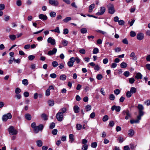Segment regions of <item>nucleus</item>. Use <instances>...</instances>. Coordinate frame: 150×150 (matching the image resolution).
<instances>
[{
	"mask_svg": "<svg viewBox=\"0 0 150 150\" xmlns=\"http://www.w3.org/2000/svg\"><path fill=\"white\" fill-rule=\"evenodd\" d=\"M8 131L10 134L11 135H16L18 133L17 130L15 129L13 126H10L8 129Z\"/></svg>",
	"mask_w": 150,
	"mask_h": 150,
	"instance_id": "nucleus-1",
	"label": "nucleus"
},
{
	"mask_svg": "<svg viewBox=\"0 0 150 150\" xmlns=\"http://www.w3.org/2000/svg\"><path fill=\"white\" fill-rule=\"evenodd\" d=\"M50 91L48 89H47L45 92V95L47 96H50Z\"/></svg>",
	"mask_w": 150,
	"mask_h": 150,
	"instance_id": "nucleus-63",
	"label": "nucleus"
},
{
	"mask_svg": "<svg viewBox=\"0 0 150 150\" xmlns=\"http://www.w3.org/2000/svg\"><path fill=\"white\" fill-rule=\"evenodd\" d=\"M25 118L28 120H31L32 117L31 115L29 114H26L25 115Z\"/></svg>",
	"mask_w": 150,
	"mask_h": 150,
	"instance_id": "nucleus-17",
	"label": "nucleus"
},
{
	"mask_svg": "<svg viewBox=\"0 0 150 150\" xmlns=\"http://www.w3.org/2000/svg\"><path fill=\"white\" fill-rule=\"evenodd\" d=\"M57 50L56 48H54L52 50L49 51L48 52L47 54L48 55L54 54L56 53Z\"/></svg>",
	"mask_w": 150,
	"mask_h": 150,
	"instance_id": "nucleus-13",
	"label": "nucleus"
},
{
	"mask_svg": "<svg viewBox=\"0 0 150 150\" xmlns=\"http://www.w3.org/2000/svg\"><path fill=\"white\" fill-rule=\"evenodd\" d=\"M23 95L25 97H27L29 96V93L27 91H26L24 92Z\"/></svg>",
	"mask_w": 150,
	"mask_h": 150,
	"instance_id": "nucleus-64",
	"label": "nucleus"
},
{
	"mask_svg": "<svg viewBox=\"0 0 150 150\" xmlns=\"http://www.w3.org/2000/svg\"><path fill=\"white\" fill-rule=\"evenodd\" d=\"M12 117V115L10 113H8L3 115L2 119L3 122H6L8 120L11 119Z\"/></svg>",
	"mask_w": 150,
	"mask_h": 150,
	"instance_id": "nucleus-2",
	"label": "nucleus"
},
{
	"mask_svg": "<svg viewBox=\"0 0 150 150\" xmlns=\"http://www.w3.org/2000/svg\"><path fill=\"white\" fill-rule=\"evenodd\" d=\"M74 61V62L76 61V62L77 63H79L80 62V59L77 57L74 58V60H73Z\"/></svg>",
	"mask_w": 150,
	"mask_h": 150,
	"instance_id": "nucleus-50",
	"label": "nucleus"
},
{
	"mask_svg": "<svg viewBox=\"0 0 150 150\" xmlns=\"http://www.w3.org/2000/svg\"><path fill=\"white\" fill-rule=\"evenodd\" d=\"M108 12L111 14H113L115 11V10L113 5H110L108 7Z\"/></svg>",
	"mask_w": 150,
	"mask_h": 150,
	"instance_id": "nucleus-6",
	"label": "nucleus"
},
{
	"mask_svg": "<svg viewBox=\"0 0 150 150\" xmlns=\"http://www.w3.org/2000/svg\"><path fill=\"white\" fill-rule=\"evenodd\" d=\"M120 93V91L119 89H117L114 91V93L117 95H118Z\"/></svg>",
	"mask_w": 150,
	"mask_h": 150,
	"instance_id": "nucleus-44",
	"label": "nucleus"
},
{
	"mask_svg": "<svg viewBox=\"0 0 150 150\" xmlns=\"http://www.w3.org/2000/svg\"><path fill=\"white\" fill-rule=\"evenodd\" d=\"M9 37L10 39L12 41L14 40L16 38V35L13 34L9 35Z\"/></svg>",
	"mask_w": 150,
	"mask_h": 150,
	"instance_id": "nucleus-23",
	"label": "nucleus"
},
{
	"mask_svg": "<svg viewBox=\"0 0 150 150\" xmlns=\"http://www.w3.org/2000/svg\"><path fill=\"white\" fill-rule=\"evenodd\" d=\"M99 52V50L97 48H95L93 50V54H96Z\"/></svg>",
	"mask_w": 150,
	"mask_h": 150,
	"instance_id": "nucleus-36",
	"label": "nucleus"
},
{
	"mask_svg": "<svg viewBox=\"0 0 150 150\" xmlns=\"http://www.w3.org/2000/svg\"><path fill=\"white\" fill-rule=\"evenodd\" d=\"M109 98L111 100H113L115 99V96L113 94H110V95Z\"/></svg>",
	"mask_w": 150,
	"mask_h": 150,
	"instance_id": "nucleus-34",
	"label": "nucleus"
},
{
	"mask_svg": "<svg viewBox=\"0 0 150 150\" xmlns=\"http://www.w3.org/2000/svg\"><path fill=\"white\" fill-rule=\"evenodd\" d=\"M130 57H132V59L134 60L137 59V57L135 56V53L134 52H132L130 55Z\"/></svg>",
	"mask_w": 150,
	"mask_h": 150,
	"instance_id": "nucleus-20",
	"label": "nucleus"
},
{
	"mask_svg": "<svg viewBox=\"0 0 150 150\" xmlns=\"http://www.w3.org/2000/svg\"><path fill=\"white\" fill-rule=\"evenodd\" d=\"M130 74V73L129 71H125L124 72L123 75L126 77H128Z\"/></svg>",
	"mask_w": 150,
	"mask_h": 150,
	"instance_id": "nucleus-47",
	"label": "nucleus"
},
{
	"mask_svg": "<svg viewBox=\"0 0 150 150\" xmlns=\"http://www.w3.org/2000/svg\"><path fill=\"white\" fill-rule=\"evenodd\" d=\"M139 120H140L137 118L136 120H130V122L131 124H133L134 123H139Z\"/></svg>",
	"mask_w": 150,
	"mask_h": 150,
	"instance_id": "nucleus-27",
	"label": "nucleus"
},
{
	"mask_svg": "<svg viewBox=\"0 0 150 150\" xmlns=\"http://www.w3.org/2000/svg\"><path fill=\"white\" fill-rule=\"evenodd\" d=\"M134 134V130L132 129H130L128 131V134L130 136L132 137Z\"/></svg>",
	"mask_w": 150,
	"mask_h": 150,
	"instance_id": "nucleus-25",
	"label": "nucleus"
},
{
	"mask_svg": "<svg viewBox=\"0 0 150 150\" xmlns=\"http://www.w3.org/2000/svg\"><path fill=\"white\" fill-rule=\"evenodd\" d=\"M44 127L42 125L40 124L38 126H36L34 129V131L36 133H38L39 131H42Z\"/></svg>",
	"mask_w": 150,
	"mask_h": 150,
	"instance_id": "nucleus-4",
	"label": "nucleus"
},
{
	"mask_svg": "<svg viewBox=\"0 0 150 150\" xmlns=\"http://www.w3.org/2000/svg\"><path fill=\"white\" fill-rule=\"evenodd\" d=\"M142 77V75L140 73H137L135 77L137 79H141Z\"/></svg>",
	"mask_w": 150,
	"mask_h": 150,
	"instance_id": "nucleus-21",
	"label": "nucleus"
},
{
	"mask_svg": "<svg viewBox=\"0 0 150 150\" xmlns=\"http://www.w3.org/2000/svg\"><path fill=\"white\" fill-rule=\"evenodd\" d=\"M74 112L76 113H78L79 112V108L77 105L74 106Z\"/></svg>",
	"mask_w": 150,
	"mask_h": 150,
	"instance_id": "nucleus-19",
	"label": "nucleus"
},
{
	"mask_svg": "<svg viewBox=\"0 0 150 150\" xmlns=\"http://www.w3.org/2000/svg\"><path fill=\"white\" fill-rule=\"evenodd\" d=\"M5 7V6L4 4H0V10H3Z\"/></svg>",
	"mask_w": 150,
	"mask_h": 150,
	"instance_id": "nucleus-54",
	"label": "nucleus"
},
{
	"mask_svg": "<svg viewBox=\"0 0 150 150\" xmlns=\"http://www.w3.org/2000/svg\"><path fill=\"white\" fill-rule=\"evenodd\" d=\"M132 94L135 93L137 91V89L134 87H132L131 88L129 91Z\"/></svg>",
	"mask_w": 150,
	"mask_h": 150,
	"instance_id": "nucleus-24",
	"label": "nucleus"
},
{
	"mask_svg": "<svg viewBox=\"0 0 150 150\" xmlns=\"http://www.w3.org/2000/svg\"><path fill=\"white\" fill-rule=\"evenodd\" d=\"M137 39L139 40H141L144 38V34L142 33H138L137 35Z\"/></svg>",
	"mask_w": 150,
	"mask_h": 150,
	"instance_id": "nucleus-12",
	"label": "nucleus"
},
{
	"mask_svg": "<svg viewBox=\"0 0 150 150\" xmlns=\"http://www.w3.org/2000/svg\"><path fill=\"white\" fill-rule=\"evenodd\" d=\"M124 115H125V119L127 120L131 117V114L128 110H124L122 112Z\"/></svg>",
	"mask_w": 150,
	"mask_h": 150,
	"instance_id": "nucleus-3",
	"label": "nucleus"
},
{
	"mask_svg": "<svg viewBox=\"0 0 150 150\" xmlns=\"http://www.w3.org/2000/svg\"><path fill=\"white\" fill-rule=\"evenodd\" d=\"M10 18V16H5V18H4V20L5 21H8Z\"/></svg>",
	"mask_w": 150,
	"mask_h": 150,
	"instance_id": "nucleus-59",
	"label": "nucleus"
},
{
	"mask_svg": "<svg viewBox=\"0 0 150 150\" xmlns=\"http://www.w3.org/2000/svg\"><path fill=\"white\" fill-rule=\"evenodd\" d=\"M108 119V116L107 115H104L103 118V122H106Z\"/></svg>",
	"mask_w": 150,
	"mask_h": 150,
	"instance_id": "nucleus-37",
	"label": "nucleus"
},
{
	"mask_svg": "<svg viewBox=\"0 0 150 150\" xmlns=\"http://www.w3.org/2000/svg\"><path fill=\"white\" fill-rule=\"evenodd\" d=\"M96 114L94 112H92L90 115V117L91 118L93 119L95 116Z\"/></svg>",
	"mask_w": 150,
	"mask_h": 150,
	"instance_id": "nucleus-56",
	"label": "nucleus"
},
{
	"mask_svg": "<svg viewBox=\"0 0 150 150\" xmlns=\"http://www.w3.org/2000/svg\"><path fill=\"white\" fill-rule=\"evenodd\" d=\"M37 146L39 147H40L42 146L43 142L41 140H39L36 142Z\"/></svg>",
	"mask_w": 150,
	"mask_h": 150,
	"instance_id": "nucleus-15",
	"label": "nucleus"
},
{
	"mask_svg": "<svg viewBox=\"0 0 150 150\" xmlns=\"http://www.w3.org/2000/svg\"><path fill=\"white\" fill-rule=\"evenodd\" d=\"M47 41L48 43L53 45H54L56 43L55 40L51 37L49 38L47 40Z\"/></svg>",
	"mask_w": 150,
	"mask_h": 150,
	"instance_id": "nucleus-8",
	"label": "nucleus"
},
{
	"mask_svg": "<svg viewBox=\"0 0 150 150\" xmlns=\"http://www.w3.org/2000/svg\"><path fill=\"white\" fill-rule=\"evenodd\" d=\"M137 108L139 109V111H143L144 109V108L143 105L140 104L138 105Z\"/></svg>",
	"mask_w": 150,
	"mask_h": 150,
	"instance_id": "nucleus-30",
	"label": "nucleus"
},
{
	"mask_svg": "<svg viewBox=\"0 0 150 150\" xmlns=\"http://www.w3.org/2000/svg\"><path fill=\"white\" fill-rule=\"evenodd\" d=\"M95 4H94L91 5L89 7L88 12L90 13L92 11L93 9L95 7Z\"/></svg>",
	"mask_w": 150,
	"mask_h": 150,
	"instance_id": "nucleus-16",
	"label": "nucleus"
},
{
	"mask_svg": "<svg viewBox=\"0 0 150 150\" xmlns=\"http://www.w3.org/2000/svg\"><path fill=\"white\" fill-rule=\"evenodd\" d=\"M132 93L129 91H127L126 94V95L127 98L131 97L132 96Z\"/></svg>",
	"mask_w": 150,
	"mask_h": 150,
	"instance_id": "nucleus-35",
	"label": "nucleus"
},
{
	"mask_svg": "<svg viewBox=\"0 0 150 150\" xmlns=\"http://www.w3.org/2000/svg\"><path fill=\"white\" fill-rule=\"evenodd\" d=\"M69 137L70 139V140L69 141V142L71 143L74 140L73 134H69Z\"/></svg>",
	"mask_w": 150,
	"mask_h": 150,
	"instance_id": "nucleus-26",
	"label": "nucleus"
},
{
	"mask_svg": "<svg viewBox=\"0 0 150 150\" xmlns=\"http://www.w3.org/2000/svg\"><path fill=\"white\" fill-rule=\"evenodd\" d=\"M91 106L90 105H87L86 107V110L87 111H88L91 110Z\"/></svg>",
	"mask_w": 150,
	"mask_h": 150,
	"instance_id": "nucleus-32",
	"label": "nucleus"
},
{
	"mask_svg": "<svg viewBox=\"0 0 150 150\" xmlns=\"http://www.w3.org/2000/svg\"><path fill=\"white\" fill-rule=\"evenodd\" d=\"M48 103L50 106H52L54 104V102L53 100H49L48 101Z\"/></svg>",
	"mask_w": 150,
	"mask_h": 150,
	"instance_id": "nucleus-22",
	"label": "nucleus"
},
{
	"mask_svg": "<svg viewBox=\"0 0 150 150\" xmlns=\"http://www.w3.org/2000/svg\"><path fill=\"white\" fill-rule=\"evenodd\" d=\"M88 148V146L87 144H84L83 146L82 149L83 150H87Z\"/></svg>",
	"mask_w": 150,
	"mask_h": 150,
	"instance_id": "nucleus-61",
	"label": "nucleus"
},
{
	"mask_svg": "<svg viewBox=\"0 0 150 150\" xmlns=\"http://www.w3.org/2000/svg\"><path fill=\"white\" fill-rule=\"evenodd\" d=\"M80 31L81 33L84 34L86 33L87 32V30L86 28H83L81 29Z\"/></svg>",
	"mask_w": 150,
	"mask_h": 150,
	"instance_id": "nucleus-29",
	"label": "nucleus"
},
{
	"mask_svg": "<svg viewBox=\"0 0 150 150\" xmlns=\"http://www.w3.org/2000/svg\"><path fill=\"white\" fill-rule=\"evenodd\" d=\"M111 109L112 111L115 110L117 112H119L121 108L120 106H116L114 105L112 107Z\"/></svg>",
	"mask_w": 150,
	"mask_h": 150,
	"instance_id": "nucleus-11",
	"label": "nucleus"
},
{
	"mask_svg": "<svg viewBox=\"0 0 150 150\" xmlns=\"http://www.w3.org/2000/svg\"><path fill=\"white\" fill-rule=\"evenodd\" d=\"M139 115L137 116V118L139 120L141 119V117L143 115L144 113L143 111H139Z\"/></svg>",
	"mask_w": 150,
	"mask_h": 150,
	"instance_id": "nucleus-18",
	"label": "nucleus"
},
{
	"mask_svg": "<svg viewBox=\"0 0 150 150\" xmlns=\"http://www.w3.org/2000/svg\"><path fill=\"white\" fill-rule=\"evenodd\" d=\"M74 57H72L70 59V60L67 62V65L69 67H72L73 66L74 62Z\"/></svg>",
	"mask_w": 150,
	"mask_h": 150,
	"instance_id": "nucleus-10",
	"label": "nucleus"
},
{
	"mask_svg": "<svg viewBox=\"0 0 150 150\" xmlns=\"http://www.w3.org/2000/svg\"><path fill=\"white\" fill-rule=\"evenodd\" d=\"M76 128L77 130H80L82 128V125L80 124H77L76 125Z\"/></svg>",
	"mask_w": 150,
	"mask_h": 150,
	"instance_id": "nucleus-52",
	"label": "nucleus"
},
{
	"mask_svg": "<svg viewBox=\"0 0 150 150\" xmlns=\"http://www.w3.org/2000/svg\"><path fill=\"white\" fill-rule=\"evenodd\" d=\"M50 76L52 78L54 79L56 77L57 75L55 74L52 73L50 75Z\"/></svg>",
	"mask_w": 150,
	"mask_h": 150,
	"instance_id": "nucleus-60",
	"label": "nucleus"
},
{
	"mask_svg": "<svg viewBox=\"0 0 150 150\" xmlns=\"http://www.w3.org/2000/svg\"><path fill=\"white\" fill-rule=\"evenodd\" d=\"M79 52L81 54H84L86 53V51L84 49H81L79 50Z\"/></svg>",
	"mask_w": 150,
	"mask_h": 150,
	"instance_id": "nucleus-55",
	"label": "nucleus"
},
{
	"mask_svg": "<svg viewBox=\"0 0 150 150\" xmlns=\"http://www.w3.org/2000/svg\"><path fill=\"white\" fill-rule=\"evenodd\" d=\"M103 62L104 64H106L108 62V60L107 58H105L103 59Z\"/></svg>",
	"mask_w": 150,
	"mask_h": 150,
	"instance_id": "nucleus-62",
	"label": "nucleus"
},
{
	"mask_svg": "<svg viewBox=\"0 0 150 150\" xmlns=\"http://www.w3.org/2000/svg\"><path fill=\"white\" fill-rule=\"evenodd\" d=\"M120 67L122 68H125L127 67V64L125 62H123L120 64Z\"/></svg>",
	"mask_w": 150,
	"mask_h": 150,
	"instance_id": "nucleus-28",
	"label": "nucleus"
},
{
	"mask_svg": "<svg viewBox=\"0 0 150 150\" xmlns=\"http://www.w3.org/2000/svg\"><path fill=\"white\" fill-rule=\"evenodd\" d=\"M52 65L53 67H56L58 65V63L56 61H54L52 62Z\"/></svg>",
	"mask_w": 150,
	"mask_h": 150,
	"instance_id": "nucleus-38",
	"label": "nucleus"
},
{
	"mask_svg": "<svg viewBox=\"0 0 150 150\" xmlns=\"http://www.w3.org/2000/svg\"><path fill=\"white\" fill-rule=\"evenodd\" d=\"M41 117L45 120H47V115L44 113L42 114Z\"/></svg>",
	"mask_w": 150,
	"mask_h": 150,
	"instance_id": "nucleus-41",
	"label": "nucleus"
},
{
	"mask_svg": "<svg viewBox=\"0 0 150 150\" xmlns=\"http://www.w3.org/2000/svg\"><path fill=\"white\" fill-rule=\"evenodd\" d=\"M21 89L19 88H16L15 91V93L16 94H18L20 93L21 92Z\"/></svg>",
	"mask_w": 150,
	"mask_h": 150,
	"instance_id": "nucleus-39",
	"label": "nucleus"
},
{
	"mask_svg": "<svg viewBox=\"0 0 150 150\" xmlns=\"http://www.w3.org/2000/svg\"><path fill=\"white\" fill-rule=\"evenodd\" d=\"M35 58V57L34 55H30L28 57V59L30 61L33 60Z\"/></svg>",
	"mask_w": 150,
	"mask_h": 150,
	"instance_id": "nucleus-45",
	"label": "nucleus"
},
{
	"mask_svg": "<svg viewBox=\"0 0 150 150\" xmlns=\"http://www.w3.org/2000/svg\"><path fill=\"white\" fill-rule=\"evenodd\" d=\"M22 83L25 86H27L28 84V80L26 79H24L22 81Z\"/></svg>",
	"mask_w": 150,
	"mask_h": 150,
	"instance_id": "nucleus-31",
	"label": "nucleus"
},
{
	"mask_svg": "<svg viewBox=\"0 0 150 150\" xmlns=\"http://www.w3.org/2000/svg\"><path fill=\"white\" fill-rule=\"evenodd\" d=\"M105 8L104 7H101L99 11L100 12L97 13L96 15L97 16H100L103 15L105 12Z\"/></svg>",
	"mask_w": 150,
	"mask_h": 150,
	"instance_id": "nucleus-7",
	"label": "nucleus"
},
{
	"mask_svg": "<svg viewBox=\"0 0 150 150\" xmlns=\"http://www.w3.org/2000/svg\"><path fill=\"white\" fill-rule=\"evenodd\" d=\"M97 146V144L96 142H94L91 143V146L92 148H95Z\"/></svg>",
	"mask_w": 150,
	"mask_h": 150,
	"instance_id": "nucleus-42",
	"label": "nucleus"
},
{
	"mask_svg": "<svg viewBox=\"0 0 150 150\" xmlns=\"http://www.w3.org/2000/svg\"><path fill=\"white\" fill-rule=\"evenodd\" d=\"M39 18L43 21H45L47 19V17L45 15L43 14H40L39 16Z\"/></svg>",
	"mask_w": 150,
	"mask_h": 150,
	"instance_id": "nucleus-14",
	"label": "nucleus"
},
{
	"mask_svg": "<svg viewBox=\"0 0 150 150\" xmlns=\"http://www.w3.org/2000/svg\"><path fill=\"white\" fill-rule=\"evenodd\" d=\"M57 129H54L52 130V133L53 135H55L57 134Z\"/></svg>",
	"mask_w": 150,
	"mask_h": 150,
	"instance_id": "nucleus-58",
	"label": "nucleus"
},
{
	"mask_svg": "<svg viewBox=\"0 0 150 150\" xmlns=\"http://www.w3.org/2000/svg\"><path fill=\"white\" fill-rule=\"evenodd\" d=\"M59 79L61 80H65L66 79V75L65 74H62L61 75Z\"/></svg>",
	"mask_w": 150,
	"mask_h": 150,
	"instance_id": "nucleus-33",
	"label": "nucleus"
},
{
	"mask_svg": "<svg viewBox=\"0 0 150 150\" xmlns=\"http://www.w3.org/2000/svg\"><path fill=\"white\" fill-rule=\"evenodd\" d=\"M50 16L51 17H55L56 15L55 12L52 11L50 13Z\"/></svg>",
	"mask_w": 150,
	"mask_h": 150,
	"instance_id": "nucleus-49",
	"label": "nucleus"
},
{
	"mask_svg": "<svg viewBox=\"0 0 150 150\" xmlns=\"http://www.w3.org/2000/svg\"><path fill=\"white\" fill-rule=\"evenodd\" d=\"M22 4L21 1V0H18L16 1V5L19 6H20Z\"/></svg>",
	"mask_w": 150,
	"mask_h": 150,
	"instance_id": "nucleus-57",
	"label": "nucleus"
},
{
	"mask_svg": "<svg viewBox=\"0 0 150 150\" xmlns=\"http://www.w3.org/2000/svg\"><path fill=\"white\" fill-rule=\"evenodd\" d=\"M56 118L58 121H61L63 118V114L61 112H59L57 114Z\"/></svg>",
	"mask_w": 150,
	"mask_h": 150,
	"instance_id": "nucleus-5",
	"label": "nucleus"
},
{
	"mask_svg": "<svg viewBox=\"0 0 150 150\" xmlns=\"http://www.w3.org/2000/svg\"><path fill=\"white\" fill-rule=\"evenodd\" d=\"M130 35L131 37H134L136 35V33L133 31H131L130 33Z\"/></svg>",
	"mask_w": 150,
	"mask_h": 150,
	"instance_id": "nucleus-43",
	"label": "nucleus"
},
{
	"mask_svg": "<svg viewBox=\"0 0 150 150\" xmlns=\"http://www.w3.org/2000/svg\"><path fill=\"white\" fill-rule=\"evenodd\" d=\"M135 81V79L133 78H130L129 79V83L131 84L133 83Z\"/></svg>",
	"mask_w": 150,
	"mask_h": 150,
	"instance_id": "nucleus-46",
	"label": "nucleus"
},
{
	"mask_svg": "<svg viewBox=\"0 0 150 150\" xmlns=\"http://www.w3.org/2000/svg\"><path fill=\"white\" fill-rule=\"evenodd\" d=\"M96 78L97 79L100 80L103 78V76L102 74H98L96 76Z\"/></svg>",
	"mask_w": 150,
	"mask_h": 150,
	"instance_id": "nucleus-40",
	"label": "nucleus"
},
{
	"mask_svg": "<svg viewBox=\"0 0 150 150\" xmlns=\"http://www.w3.org/2000/svg\"><path fill=\"white\" fill-rule=\"evenodd\" d=\"M118 24L120 25H123L125 24V21L123 20H120L118 21Z\"/></svg>",
	"mask_w": 150,
	"mask_h": 150,
	"instance_id": "nucleus-48",
	"label": "nucleus"
},
{
	"mask_svg": "<svg viewBox=\"0 0 150 150\" xmlns=\"http://www.w3.org/2000/svg\"><path fill=\"white\" fill-rule=\"evenodd\" d=\"M118 140L119 142L121 143L123 142L124 140V139L123 137H119L118 139Z\"/></svg>",
	"mask_w": 150,
	"mask_h": 150,
	"instance_id": "nucleus-51",
	"label": "nucleus"
},
{
	"mask_svg": "<svg viewBox=\"0 0 150 150\" xmlns=\"http://www.w3.org/2000/svg\"><path fill=\"white\" fill-rule=\"evenodd\" d=\"M55 124L54 122H52L50 125V129H52L55 127Z\"/></svg>",
	"mask_w": 150,
	"mask_h": 150,
	"instance_id": "nucleus-53",
	"label": "nucleus"
},
{
	"mask_svg": "<svg viewBox=\"0 0 150 150\" xmlns=\"http://www.w3.org/2000/svg\"><path fill=\"white\" fill-rule=\"evenodd\" d=\"M49 2L50 4L54 6H57L59 4V2L57 0H49Z\"/></svg>",
	"mask_w": 150,
	"mask_h": 150,
	"instance_id": "nucleus-9",
	"label": "nucleus"
}]
</instances>
